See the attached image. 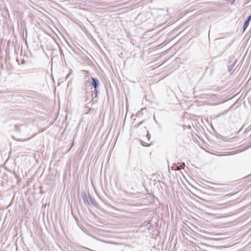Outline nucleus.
I'll use <instances>...</instances> for the list:
<instances>
[{
	"label": "nucleus",
	"mask_w": 251,
	"mask_h": 251,
	"mask_svg": "<svg viewBox=\"0 0 251 251\" xmlns=\"http://www.w3.org/2000/svg\"><path fill=\"white\" fill-rule=\"evenodd\" d=\"M237 60L234 59L233 56H230L228 57V61L227 65V71L230 75H232L235 70V65L236 64Z\"/></svg>",
	"instance_id": "2"
},
{
	"label": "nucleus",
	"mask_w": 251,
	"mask_h": 251,
	"mask_svg": "<svg viewBox=\"0 0 251 251\" xmlns=\"http://www.w3.org/2000/svg\"><path fill=\"white\" fill-rule=\"evenodd\" d=\"M92 100L91 102L92 104L96 103L98 100V94L99 93V90L98 88L94 89V90L91 91Z\"/></svg>",
	"instance_id": "3"
},
{
	"label": "nucleus",
	"mask_w": 251,
	"mask_h": 251,
	"mask_svg": "<svg viewBox=\"0 0 251 251\" xmlns=\"http://www.w3.org/2000/svg\"><path fill=\"white\" fill-rule=\"evenodd\" d=\"M75 220L77 222H78V219H77V218L75 217Z\"/></svg>",
	"instance_id": "21"
},
{
	"label": "nucleus",
	"mask_w": 251,
	"mask_h": 251,
	"mask_svg": "<svg viewBox=\"0 0 251 251\" xmlns=\"http://www.w3.org/2000/svg\"><path fill=\"white\" fill-rule=\"evenodd\" d=\"M146 138L147 139V140H148V141H149V140H150V138H151V135H150V134L149 133L148 131H147V135H146Z\"/></svg>",
	"instance_id": "11"
},
{
	"label": "nucleus",
	"mask_w": 251,
	"mask_h": 251,
	"mask_svg": "<svg viewBox=\"0 0 251 251\" xmlns=\"http://www.w3.org/2000/svg\"><path fill=\"white\" fill-rule=\"evenodd\" d=\"M201 249L206 251H210L214 248V246L207 245L205 243H201Z\"/></svg>",
	"instance_id": "7"
},
{
	"label": "nucleus",
	"mask_w": 251,
	"mask_h": 251,
	"mask_svg": "<svg viewBox=\"0 0 251 251\" xmlns=\"http://www.w3.org/2000/svg\"><path fill=\"white\" fill-rule=\"evenodd\" d=\"M248 144L250 147H251V140L249 142Z\"/></svg>",
	"instance_id": "17"
},
{
	"label": "nucleus",
	"mask_w": 251,
	"mask_h": 251,
	"mask_svg": "<svg viewBox=\"0 0 251 251\" xmlns=\"http://www.w3.org/2000/svg\"><path fill=\"white\" fill-rule=\"evenodd\" d=\"M220 155H221V156H223V155H224V154H221Z\"/></svg>",
	"instance_id": "27"
},
{
	"label": "nucleus",
	"mask_w": 251,
	"mask_h": 251,
	"mask_svg": "<svg viewBox=\"0 0 251 251\" xmlns=\"http://www.w3.org/2000/svg\"><path fill=\"white\" fill-rule=\"evenodd\" d=\"M89 100V98L87 95L86 96V101L88 100Z\"/></svg>",
	"instance_id": "19"
},
{
	"label": "nucleus",
	"mask_w": 251,
	"mask_h": 251,
	"mask_svg": "<svg viewBox=\"0 0 251 251\" xmlns=\"http://www.w3.org/2000/svg\"><path fill=\"white\" fill-rule=\"evenodd\" d=\"M108 243L111 245L112 248H114L116 246L119 245L117 243H115L112 242H108Z\"/></svg>",
	"instance_id": "8"
},
{
	"label": "nucleus",
	"mask_w": 251,
	"mask_h": 251,
	"mask_svg": "<svg viewBox=\"0 0 251 251\" xmlns=\"http://www.w3.org/2000/svg\"><path fill=\"white\" fill-rule=\"evenodd\" d=\"M209 189H213V188H212V187H209Z\"/></svg>",
	"instance_id": "23"
},
{
	"label": "nucleus",
	"mask_w": 251,
	"mask_h": 251,
	"mask_svg": "<svg viewBox=\"0 0 251 251\" xmlns=\"http://www.w3.org/2000/svg\"><path fill=\"white\" fill-rule=\"evenodd\" d=\"M144 122V121H142L140 122H139L138 124H136L134 126L135 127L138 128L140 125H141Z\"/></svg>",
	"instance_id": "9"
},
{
	"label": "nucleus",
	"mask_w": 251,
	"mask_h": 251,
	"mask_svg": "<svg viewBox=\"0 0 251 251\" xmlns=\"http://www.w3.org/2000/svg\"><path fill=\"white\" fill-rule=\"evenodd\" d=\"M184 165H185L184 163V162H182V163H181V165H180V166H182V165H183V166H184Z\"/></svg>",
	"instance_id": "20"
},
{
	"label": "nucleus",
	"mask_w": 251,
	"mask_h": 251,
	"mask_svg": "<svg viewBox=\"0 0 251 251\" xmlns=\"http://www.w3.org/2000/svg\"><path fill=\"white\" fill-rule=\"evenodd\" d=\"M234 154L235 153L233 151H231V152H229L228 154V155H232V154Z\"/></svg>",
	"instance_id": "15"
},
{
	"label": "nucleus",
	"mask_w": 251,
	"mask_h": 251,
	"mask_svg": "<svg viewBox=\"0 0 251 251\" xmlns=\"http://www.w3.org/2000/svg\"><path fill=\"white\" fill-rule=\"evenodd\" d=\"M153 197H154L157 200V198L155 197V196H153Z\"/></svg>",
	"instance_id": "25"
},
{
	"label": "nucleus",
	"mask_w": 251,
	"mask_h": 251,
	"mask_svg": "<svg viewBox=\"0 0 251 251\" xmlns=\"http://www.w3.org/2000/svg\"><path fill=\"white\" fill-rule=\"evenodd\" d=\"M10 96H11V97H12L13 96V95H11Z\"/></svg>",
	"instance_id": "26"
},
{
	"label": "nucleus",
	"mask_w": 251,
	"mask_h": 251,
	"mask_svg": "<svg viewBox=\"0 0 251 251\" xmlns=\"http://www.w3.org/2000/svg\"><path fill=\"white\" fill-rule=\"evenodd\" d=\"M81 197L85 203H87L90 206H93L95 207H97L98 204L97 202L96 201L95 199L91 196L89 192L86 193L85 192L82 191L81 192Z\"/></svg>",
	"instance_id": "1"
},
{
	"label": "nucleus",
	"mask_w": 251,
	"mask_h": 251,
	"mask_svg": "<svg viewBox=\"0 0 251 251\" xmlns=\"http://www.w3.org/2000/svg\"><path fill=\"white\" fill-rule=\"evenodd\" d=\"M27 126L26 124H23L20 126L15 125L14 126L15 130L18 132H25Z\"/></svg>",
	"instance_id": "5"
},
{
	"label": "nucleus",
	"mask_w": 251,
	"mask_h": 251,
	"mask_svg": "<svg viewBox=\"0 0 251 251\" xmlns=\"http://www.w3.org/2000/svg\"><path fill=\"white\" fill-rule=\"evenodd\" d=\"M141 144H142L143 146H146V147H149V146L151 145V144H146L145 142H143V141L142 142Z\"/></svg>",
	"instance_id": "12"
},
{
	"label": "nucleus",
	"mask_w": 251,
	"mask_h": 251,
	"mask_svg": "<svg viewBox=\"0 0 251 251\" xmlns=\"http://www.w3.org/2000/svg\"><path fill=\"white\" fill-rule=\"evenodd\" d=\"M89 104V103H88L87 104H86V107L87 108H89V106L88 105V104Z\"/></svg>",
	"instance_id": "22"
},
{
	"label": "nucleus",
	"mask_w": 251,
	"mask_h": 251,
	"mask_svg": "<svg viewBox=\"0 0 251 251\" xmlns=\"http://www.w3.org/2000/svg\"><path fill=\"white\" fill-rule=\"evenodd\" d=\"M91 84L94 89L98 88L100 86V81L98 78L91 77Z\"/></svg>",
	"instance_id": "4"
},
{
	"label": "nucleus",
	"mask_w": 251,
	"mask_h": 251,
	"mask_svg": "<svg viewBox=\"0 0 251 251\" xmlns=\"http://www.w3.org/2000/svg\"><path fill=\"white\" fill-rule=\"evenodd\" d=\"M207 202L210 203V204H213L215 203L213 201H207Z\"/></svg>",
	"instance_id": "14"
},
{
	"label": "nucleus",
	"mask_w": 251,
	"mask_h": 251,
	"mask_svg": "<svg viewBox=\"0 0 251 251\" xmlns=\"http://www.w3.org/2000/svg\"><path fill=\"white\" fill-rule=\"evenodd\" d=\"M211 183L213 184L216 185H223V184H215L214 183Z\"/></svg>",
	"instance_id": "18"
},
{
	"label": "nucleus",
	"mask_w": 251,
	"mask_h": 251,
	"mask_svg": "<svg viewBox=\"0 0 251 251\" xmlns=\"http://www.w3.org/2000/svg\"><path fill=\"white\" fill-rule=\"evenodd\" d=\"M172 169H174L175 170H179V167L176 165H175L174 167H172Z\"/></svg>",
	"instance_id": "13"
},
{
	"label": "nucleus",
	"mask_w": 251,
	"mask_h": 251,
	"mask_svg": "<svg viewBox=\"0 0 251 251\" xmlns=\"http://www.w3.org/2000/svg\"><path fill=\"white\" fill-rule=\"evenodd\" d=\"M251 20V14L248 16L245 20L244 25H243L242 29H243V32H245V30L247 29L248 26L249 25L250 22Z\"/></svg>",
	"instance_id": "6"
},
{
	"label": "nucleus",
	"mask_w": 251,
	"mask_h": 251,
	"mask_svg": "<svg viewBox=\"0 0 251 251\" xmlns=\"http://www.w3.org/2000/svg\"><path fill=\"white\" fill-rule=\"evenodd\" d=\"M57 44V45H58V46L59 50V52H60V53L61 55V54L64 55V54H63V50H62V49L61 47L59 46V44Z\"/></svg>",
	"instance_id": "10"
},
{
	"label": "nucleus",
	"mask_w": 251,
	"mask_h": 251,
	"mask_svg": "<svg viewBox=\"0 0 251 251\" xmlns=\"http://www.w3.org/2000/svg\"><path fill=\"white\" fill-rule=\"evenodd\" d=\"M25 63V61H22V63H23V64H24V63Z\"/></svg>",
	"instance_id": "24"
},
{
	"label": "nucleus",
	"mask_w": 251,
	"mask_h": 251,
	"mask_svg": "<svg viewBox=\"0 0 251 251\" xmlns=\"http://www.w3.org/2000/svg\"><path fill=\"white\" fill-rule=\"evenodd\" d=\"M153 119H154V121H155V123H156V124H158V122L156 120L155 118V117H154H154H153Z\"/></svg>",
	"instance_id": "16"
}]
</instances>
